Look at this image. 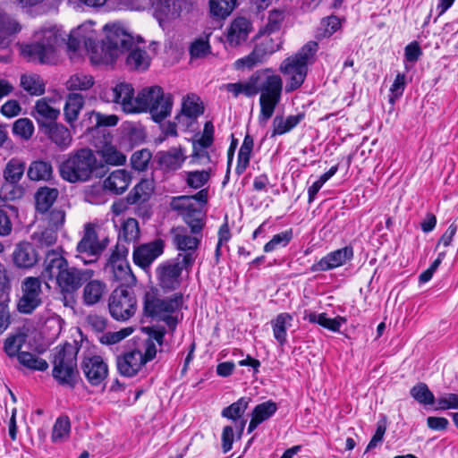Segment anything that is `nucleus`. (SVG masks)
I'll use <instances>...</instances> for the list:
<instances>
[{
    "instance_id": "obj_40",
    "label": "nucleus",
    "mask_w": 458,
    "mask_h": 458,
    "mask_svg": "<svg viewBox=\"0 0 458 458\" xmlns=\"http://www.w3.org/2000/svg\"><path fill=\"white\" fill-rule=\"evenodd\" d=\"M152 192L151 183L148 180H141L128 193L126 203L134 205L148 200Z\"/></svg>"
},
{
    "instance_id": "obj_27",
    "label": "nucleus",
    "mask_w": 458,
    "mask_h": 458,
    "mask_svg": "<svg viewBox=\"0 0 458 458\" xmlns=\"http://www.w3.org/2000/svg\"><path fill=\"white\" fill-rule=\"evenodd\" d=\"M68 266V261L59 252L48 250L44 259L42 276L48 280H56Z\"/></svg>"
},
{
    "instance_id": "obj_22",
    "label": "nucleus",
    "mask_w": 458,
    "mask_h": 458,
    "mask_svg": "<svg viewBox=\"0 0 458 458\" xmlns=\"http://www.w3.org/2000/svg\"><path fill=\"white\" fill-rule=\"evenodd\" d=\"M184 269L182 261L176 259L164 262L157 268V275L163 289L174 290L180 285V276Z\"/></svg>"
},
{
    "instance_id": "obj_55",
    "label": "nucleus",
    "mask_w": 458,
    "mask_h": 458,
    "mask_svg": "<svg viewBox=\"0 0 458 458\" xmlns=\"http://www.w3.org/2000/svg\"><path fill=\"white\" fill-rule=\"evenodd\" d=\"M26 342V335L17 334L8 336L4 344V352L11 358L17 357L21 352L20 350Z\"/></svg>"
},
{
    "instance_id": "obj_19",
    "label": "nucleus",
    "mask_w": 458,
    "mask_h": 458,
    "mask_svg": "<svg viewBox=\"0 0 458 458\" xmlns=\"http://www.w3.org/2000/svg\"><path fill=\"white\" fill-rule=\"evenodd\" d=\"M186 160L184 148L181 146L172 147L168 150L157 151L154 157L156 169L164 173L174 172L180 169Z\"/></svg>"
},
{
    "instance_id": "obj_5",
    "label": "nucleus",
    "mask_w": 458,
    "mask_h": 458,
    "mask_svg": "<svg viewBox=\"0 0 458 458\" xmlns=\"http://www.w3.org/2000/svg\"><path fill=\"white\" fill-rule=\"evenodd\" d=\"M39 41L26 45L21 53L30 62L48 64L55 57V47L64 39L55 28L42 30Z\"/></svg>"
},
{
    "instance_id": "obj_41",
    "label": "nucleus",
    "mask_w": 458,
    "mask_h": 458,
    "mask_svg": "<svg viewBox=\"0 0 458 458\" xmlns=\"http://www.w3.org/2000/svg\"><path fill=\"white\" fill-rule=\"evenodd\" d=\"M303 116H275L270 138L285 134L300 123Z\"/></svg>"
},
{
    "instance_id": "obj_56",
    "label": "nucleus",
    "mask_w": 458,
    "mask_h": 458,
    "mask_svg": "<svg viewBox=\"0 0 458 458\" xmlns=\"http://www.w3.org/2000/svg\"><path fill=\"white\" fill-rule=\"evenodd\" d=\"M94 84L93 77L82 73H76L70 77L66 82L69 90H86Z\"/></svg>"
},
{
    "instance_id": "obj_63",
    "label": "nucleus",
    "mask_w": 458,
    "mask_h": 458,
    "mask_svg": "<svg viewBox=\"0 0 458 458\" xmlns=\"http://www.w3.org/2000/svg\"><path fill=\"white\" fill-rule=\"evenodd\" d=\"M209 178V171H191L187 173L186 183L191 188L199 189L208 182Z\"/></svg>"
},
{
    "instance_id": "obj_23",
    "label": "nucleus",
    "mask_w": 458,
    "mask_h": 458,
    "mask_svg": "<svg viewBox=\"0 0 458 458\" xmlns=\"http://www.w3.org/2000/svg\"><path fill=\"white\" fill-rule=\"evenodd\" d=\"M144 365L141 350L139 347H134L116 357L118 372L123 377H132L136 376Z\"/></svg>"
},
{
    "instance_id": "obj_58",
    "label": "nucleus",
    "mask_w": 458,
    "mask_h": 458,
    "mask_svg": "<svg viewBox=\"0 0 458 458\" xmlns=\"http://www.w3.org/2000/svg\"><path fill=\"white\" fill-rule=\"evenodd\" d=\"M133 331L134 328L132 327H123L116 332L104 333L98 337V340L102 344H115L131 335Z\"/></svg>"
},
{
    "instance_id": "obj_31",
    "label": "nucleus",
    "mask_w": 458,
    "mask_h": 458,
    "mask_svg": "<svg viewBox=\"0 0 458 458\" xmlns=\"http://www.w3.org/2000/svg\"><path fill=\"white\" fill-rule=\"evenodd\" d=\"M58 196L59 191L57 188L39 187L34 194L36 211L40 214H46L52 208Z\"/></svg>"
},
{
    "instance_id": "obj_13",
    "label": "nucleus",
    "mask_w": 458,
    "mask_h": 458,
    "mask_svg": "<svg viewBox=\"0 0 458 458\" xmlns=\"http://www.w3.org/2000/svg\"><path fill=\"white\" fill-rule=\"evenodd\" d=\"M262 37L258 42L253 50L246 56L238 59L235 62V67L237 69L248 68L251 69L254 66L262 64L267 56L276 52L282 44L279 38L275 40L270 37V34H261Z\"/></svg>"
},
{
    "instance_id": "obj_51",
    "label": "nucleus",
    "mask_w": 458,
    "mask_h": 458,
    "mask_svg": "<svg viewBox=\"0 0 458 458\" xmlns=\"http://www.w3.org/2000/svg\"><path fill=\"white\" fill-rule=\"evenodd\" d=\"M277 409V404L274 401L268 400L256 405L251 412V416L262 423L271 418Z\"/></svg>"
},
{
    "instance_id": "obj_64",
    "label": "nucleus",
    "mask_w": 458,
    "mask_h": 458,
    "mask_svg": "<svg viewBox=\"0 0 458 458\" xmlns=\"http://www.w3.org/2000/svg\"><path fill=\"white\" fill-rule=\"evenodd\" d=\"M83 105L84 98L81 94L70 93L66 98L64 114H79Z\"/></svg>"
},
{
    "instance_id": "obj_24",
    "label": "nucleus",
    "mask_w": 458,
    "mask_h": 458,
    "mask_svg": "<svg viewBox=\"0 0 458 458\" xmlns=\"http://www.w3.org/2000/svg\"><path fill=\"white\" fill-rule=\"evenodd\" d=\"M105 249L106 244L99 242L95 226L90 223L86 224L84 234L76 247L77 251L97 259Z\"/></svg>"
},
{
    "instance_id": "obj_32",
    "label": "nucleus",
    "mask_w": 458,
    "mask_h": 458,
    "mask_svg": "<svg viewBox=\"0 0 458 458\" xmlns=\"http://www.w3.org/2000/svg\"><path fill=\"white\" fill-rule=\"evenodd\" d=\"M303 319L312 324H318L332 332H339L343 324L346 323L344 317L337 316L334 318H327V313H317L305 310Z\"/></svg>"
},
{
    "instance_id": "obj_47",
    "label": "nucleus",
    "mask_w": 458,
    "mask_h": 458,
    "mask_svg": "<svg viewBox=\"0 0 458 458\" xmlns=\"http://www.w3.org/2000/svg\"><path fill=\"white\" fill-rule=\"evenodd\" d=\"M98 153L107 165H122L126 162V156L110 144H106Z\"/></svg>"
},
{
    "instance_id": "obj_33",
    "label": "nucleus",
    "mask_w": 458,
    "mask_h": 458,
    "mask_svg": "<svg viewBox=\"0 0 458 458\" xmlns=\"http://www.w3.org/2000/svg\"><path fill=\"white\" fill-rule=\"evenodd\" d=\"M20 30V24L0 8V47H8L11 43L10 37Z\"/></svg>"
},
{
    "instance_id": "obj_26",
    "label": "nucleus",
    "mask_w": 458,
    "mask_h": 458,
    "mask_svg": "<svg viewBox=\"0 0 458 458\" xmlns=\"http://www.w3.org/2000/svg\"><path fill=\"white\" fill-rule=\"evenodd\" d=\"M39 255L35 246L29 242H21L15 245L13 261L17 267L31 268L38 261Z\"/></svg>"
},
{
    "instance_id": "obj_49",
    "label": "nucleus",
    "mask_w": 458,
    "mask_h": 458,
    "mask_svg": "<svg viewBox=\"0 0 458 458\" xmlns=\"http://www.w3.org/2000/svg\"><path fill=\"white\" fill-rule=\"evenodd\" d=\"M341 28V22L338 17L331 15L321 20L318 29L317 38L318 39L330 38Z\"/></svg>"
},
{
    "instance_id": "obj_50",
    "label": "nucleus",
    "mask_w": 458,
    "mask_h": 458,
    "mask_svg": "<svg viewBox=\"0 0 458 458\" xmlns=\"http://www.w3.org/2000/svg\"><path fill=\"white\" fill-rule=\"evenodd\" d=\"M411 397L424 405H431L435 403V396L425 383L415 385L410 391Z\"/></svg>"
},
{
    "instance_id": "obj_52",
    "label": "nucleus",
    "mask_w": 458,
    "mask_h": 458,
    "mask_svg": "<svg viewBox=\"0 0 458 458\" xmlns=\"http://www.w3.org/2000/svg\"><path fill=\"white\" fill-rule=\"evenodd\" d=\"M152 153L148 148L135 151L131 157V165L135 171L144 172L148 168Z\"/></svg>"
},
{
    "instance_id": "obj_59",
    "label": "nucleus",
    "mask_w": 458,
    "mask_h": 458,
    "mask_svg": "<svg viewBox=\"0 0 458 458\" xmlns=\"http://www.w3.org/2000/svg\"><path fill=\"white\" fill-rule=\"evenodd\" d=\"M71 430L70 420L67 416L59 417L53 427L52 430V441L58 442L62 441L64 437L69 436Z\"/></svg>"
},
{
    "instance_id": "obj_48",
    "label": "nucleus",
    "mask_w": 458,
    "mask_h": 458,
    "mask_svg": "<svg viewBox=\"0 0 458 458\" xmlns=\"http://www.w3.org/2000/svg\"><path fill=\"white\" fill-rule=\"evenodd\" d=\"M168 116H151L153 121L157 123L159 126V129L162 132L157 141L161 143L167 137H176L177 133V123L175 121H170L167 119Z\"/></svg>"
},
{
    "instance_id": "obj_14",
    "label": "nucleus",
    "mask_w": 458,
    "mask_h": 458,
    "mask_svg": "<svg viewBox=\"0 0 458 458\" xmlns=\"http://www.w3.org/2000/svg\"><path fill=\"white\" fill-rule=\"evenodd\" d=\"M200 241L201 237L190 235L186 233H179L173 237V243L178 250L175 259L182 262L184 270L187 272L191 271L198 258Z\"/></svg>"
},
{
    "instance_id": "obj_43",
    "label": "nucleus",
    "mask_w": 458,
    "mask_h": 458,
    "mask_svg": "<svg viewBox=\"0 0 458 458\" xmlns=\"http://www.w3.org/2000/svg\"><path fill=\"white\" fill-rule=\"evenodd\" d=\"M130 50L131 52L126 58L127 66L133 70H147L150 64V58L148 53L138 47H132Z\"/></svg>"
},
{
    "instance_id": "obj_11",
    "label": "nucleus",
    "mask_w": 458,
    "mask_h": 458,
    "mask_svg": "<svg viewBox=\"0 0 458 458\" xmlns=\"http://www.w3.org/2000/svg\"><path fill=\"white\" fill-rule=\"evenodd\" d=\"M128 252L127 246L122 243L116 244L106 264V267L112 272L114 279L120 283L119 286L129 287L136 282V277L126 259Z\"/></svg>"
},
{
    "instance_id": "obj_7",
    "label": "nucleus",
    "mask_w": 458,
    "mask_h": 458,
    "mask_svg": "<svg viewBox=\"0 0 458 458\" xmlns=\"http://www.w3.org/2000/svg\"><path fill=\"white\" fill-rule=\"evenodd\" d=\"M92 276L91 269H80L69 266L61 273L55 281L65 307L75 306L78 290Z\"/></svg>"
},
{
    "instance_id": "obj_21",
    "label": "nucleus",
    "mask_w": 458,
    "mask_h": 458,
    "mask_svg": "<svg viewBox=\"0 0 458 458\" xmlns=\"http://www.w3.org/2000/svg\"><path fill=\"white\" fill-rule=\"evenodd\" d=\"M353 258L352 246H345L342 249L329 252L327 255L315 262L310 268L313 273L328 271L344 265Z\"/></svg>"
},
{
    "instance_id": "obj_42",
    "label": "nucleus",
    "mask_w": 458,
    "mask_h": 458,
    "mask_svg": "<svg viewBox=\"0 0 458 458\" xmlns=\"http://www.w3.org/2000/svg\"><path fill=\"white\" fill-rule=\"evenodd\" d=\"M140 237L139 223L135 218H128L123 222L119 232L116 244H126L135 242Z\"/></svg>"
},
{
    "instance_id": "obj_20",
    "label": "nucleus",
    "mask_w": 458,
    "mask_h": 458,
    "mask_svg": "<svg viewBox=\"0 0 458 458\" xmlns=\"http://www.w3.org/2000/svg\"><path fill=\"white\" fill-rule=\"evenodd\" d=\"M165 242L158 238L134 248L132 259L135 265L146 269L164 252Z\"/></svg>"
},
{
    "instance_id": "obj_34",
    "label": "nucleus",
    "mask_w": 458,
    "mask_h": 458,
    "mask_svg": "<svg viewBox=\"0 0 458 458\" xmlns=\"http://www.w3.org/2000/svg\"><path fill=\"white\" fill-rule=\"evenodd\" d=\"M113 91L114 101L122 104L124 112L135 113L134 89L131 84L120 83L115 86Z\"/></svg>"
},
{
    "instance_id": "obj_39",
    "label": "nucleus",
    "mask_w": 458,
    "mask_h": 458,
    "mask_svg": "<svg viewBox=\"0 0 458 458\" xmlns=\"http://www.w3.org/2000/svg\"><path fill=\"white\" fill-rule=\"evenodd\" d=\"M254 147V140L252 136L246 134L242 144L239 149L237 157V165L235 167V173L238 175L242 174L250 165L251 153Z\"/></svg>"
},
{
    "instance_id": "obj_16",
    "label": "nucleus",
    "mask_w": 458,
    "mask_h": 458,
    "mask_svg": "<svg viewBox=\"0 0 458 458\" xmlns=\"http://www.w3.org/2000/svg\"><path fill=\"white\" fill-rule=\"evenodd\" d=\"M57 116H39L38 123L40 131L60 149H65L72 144V137L69 129L56 122Z\"/></svg>"
},
{
    "instance_id": "obj_46",
    "label": "nucleus",
    "mask_w": 458,
    "mask_h": 458,
    "mask_svg": "<svg viewBox=\"0 0 458 458\" xmlns=\"http://www.w3.org/2000/svg\"><path fill=\"white\" fill-rule=\"evenodd\" d=\"M237 0H209V9L212 16L225 19L231 14Z\"/></svg>"
},
{
    "instance_id": "obj_54",
    "label": "nucleus",
    "mask_w": 458,
    "mask_h": 458,
    "mask_svg": "<svg viewBox=\"0 0 458 458\" xmlns=\"http://www.w3.org/2000/svg\"><path fill=\"white\" fill-rule=\"evenodd\" d=\"M250 398L241 397L235 403L225 407L222 411V416L233 420L241 418L248 408Z\"/></svg>"
},
{
    "instance_id": "obj_15",
    "label": "nucleus",
    "mask_w": 458,
    "mask_h": 458,
    "mask_svg": "<svg viewBox=\"0 0 458 458\" xmlns=\"http://www.w3.org/2000/svg\"><path fill=\"white\" fill-rule=\"evenodd\" d=\"M22 295L19 299L17 310L22 314H31L42 304L41 281L38 277H26L21 284Z\"/></svg>"
},
{
    "instance_id": "obj_53",
    "label": "nucleus",
    "mask_w": 458,
    "mask_h": 458,
    "mask_svg": "<svg viewBox=\"0 0 458 458\" xmlns=\"http://www.w3.org/2000/svg\"><path fill=\"white\" fill-rule=\"evenodd\" d=\"M285 13L281 10H272L269 12L266 26L259 30V34H271L280 30L282 23L284 21Z\"/></svg>"
},
{
    "instance_id": "obj_18",
    "label": "nucleus",
    "mask_w": 458,
    "mask_h": 458,
    "mask_svg": "<svg viewBox=\"0 0 458 458\" xmlns=\"http://www.w3.org/2000/svg\"><path fill=\"white\" fill-rule=\"evenodd\" d=\"M81 368L92 386H100L108 375V366L99 355L84 358L81 363Z\"/></svg>"
},
{
    "instance_id": "obj_2",
    "label": "nucleus",
    "mask_w": 458,
    "mask_h": 458,
    "mask_svg": "<svg viewBox=\"0 0 458 458\" xmlns=\"http://www.w3.org/2000/svg\"><path fill=\"white\" fill-rule=\"evenodd\" d=\"M318 45L316 41H309L297 53L285 58L280 64L279 71L283 74L286 93H291L303 84L309 70L316 61Z\"/></svg>"
},
{
    "instance_id": "obj_35",
    "label": "nucleus",
    "mask_w": 458,
    "mask_h": 458,
    "mask_svg": "<svg viewBox=\"0 0 458 458\" xmlns=\"http://www.w3.org/2000/svg\"><path fill=\"white\" fill-rule=\"evenodd\" d=\"M258 81L259 74L257 71L247 81L235 83H228L225 85V89L234 97H238L240 95L252 97L259 93Z\"/></svg>"
},
{
    "instance_id": "obj_61",
    "label": "nucleus",
    "mask_w": 458,
    "mask_h": 458,
    "mask_svg": "<svg viewBox=\"0 0 458 458\" xmlns=\"http://www.w3.org/2000/svg\"><path fill=\"white\" fill-rule=\"evenodd\" d=\"M34 132L33 123L26 118L17 120L13 126V133L21 140H30Z\"/></svg>"
},
{
    "instance_id": "obj_25",
    "label": "nucleus",
    "mask_w": 458,
    "mask_h": 458,
    "mask_svg": "<svg viewBox=\"0 0 458 458\" xmlns=\"http://www.w3.org/2000/svg\"><path fill=\"white\" fill-rule=\"evenodd\" d=\"M174 209L182 211L183 220L190 226L191 233H201L205 217L201 207H196L194 203H180L174 206Z\"/></svg>"
},
{
    "instance_id": "obj_36",
    "label": "nucleus",
    "mask_w": 458,
    "mask_h": 458,
    "mask_svg": "<svg viewBox=\"0 0 458 458\" xmlns=\"http://www.w3.org/2000/svg\"><path fill=\"white\" fill-rule=\"evenodd\" d=\"M83 288L82 300L87 306L98 303L106 292V284L99 280H89Z\"/></svg>"
},
{
    "instance_id": "obj_17",
    "label": "nucleus",
    "mask_w": 458,
    "mask_h": 458,
    "mask_svg": "<svg viewBox=\"0 0 458 458\" xmlns=\"http://www.w3.org/2000/svg\"><path fill=\"white\" fill-rule=\"evenodd\" d=\"M24 172V162L17 158H12L7 162L3 173L4 178L6 182V183L3 186V190L12 188L8 196L10 199H15L21 197L22 189L21 187L18 186V183L22 178Z\"/></svg>"
},
{
    "instance_id": "obj_30",
    "label": "nucleus",
    "mask_w": 458,
    "mask_h": 458,
    "mask_svg": "<svg viewBox=\"0 0 458 458\" xmlns=\"http://www.w3.org/2000/svg\"><path fill=\"white\" fill-rule=\"evenodd\" d=\"M131 176L125 169L113 171L103 182L105 190L119 195L123 193L131 182Z\"/></svg>"
},
{
    "instance_id": "obj_62",
    "label": "nucleus",
    "mask_w": 458,
    "mask_h": 458,
    "mask_svg": "<svg viewBox=\"0 0 458 458\" xmlns=\"http://www.w3.org/2000/svg\"><path fill=\"white\" fill-rule=\"evenodd\" d=\"M33 240L39 245V247H50L56 242L57 231L55 228L47 227L40 232H35L32 234Z\"/></svg>"
},
{
    "instance_id": "obj_12",
    "label": "nucleus",
    "mask_w": 458,
    "mask_h": 458,
    "mask_svg": "<svg viewBox=\"0 0 458 458\" xmlns=\"http://www.w3.org/2000/svg\"><path fill=\"white\" fill-rule=\"evenodd\" d=\"M183 303L182 293H176L166 299H159L147 293L144 297L143 314L148 318H160L166 313H174Z\"/></svg>"
},
{
    "instance_id": "obj_4",
    "label": "nucleus",
    "mask_w": 458,
    "mask_h": 458,
    "mask_svg": "<svg viewBox=\"0 0 458 458\" xmlns=\"http://www.w3.org/2000/svg\"><path fill=\"white\" fill-rule=\"evenodd\" d=\"M258 74L261 114H273L276 105L281 99L283 90L282 78L277 74H274L271 69L259 70Z\"/></svg>"
},
{
    "instance_id": "obj_38",
    "label": "nucleus",
    "mask_w": 458,
    "mask_h": 458,
    "mask_svg": "<svg viewBox=\"0 0 458 458\" xmlns=\"http://www.w3.org/2000/svg\"><path fill=\"white\" fill-rule=\"evenodd\" d=\"M293 319L291 314L283 312L271 320L274 337L281 346L287 342V329L292 326Z\"/></svg>"
},
{
    "instance_id": "obj_44",
    "label": "nucleus",
    "mask_w": 458,
    "mask_h": 458,
    "mask_svg": "<svg viewBox=\"0 0 458 458\" xmlns=\"http://www.w3.org/2000/svg\"><path fill=\"white\" fill-rule=\"evenodd\" d=\"M204 112V104L198 95L189 93L183 97L179 114H203Z\"/></svg>"
},
{
    "instance_id": "obj_60",
    "label": "nucleus",
    "mask_w": 458,
    "mask_h": 458,
    "mask_svg": "<svg viewBox=\"0 0 458 458\" xmlns=\"http://www.w3.org/2000/svg\"><path fill=\"white\" fill-rule=\"evenodd\" d=\"M21 87L31 95H41L45 87L37 75H22L21 77Z\"/></svg>"
},
{
    "instance_id": "obj_29",
    "label": "nucleus",
    "mask_w": 458,
    "mask_h": 458,
    "mask_svg": "<svg viewBox=\"0 0 458 458\" xmlns=\"http://www.w3.org/2000/svg\"><path fill=\"white\" fill-rule=\"evenodd\" d=\"M147 133L140 125L125 123L122 127L121 145L131 150L134 147L143 144L146 141Z\"/></svg>"
},
{
    "instance_id": "obj_8",
    "label": "nucleus",
    "mask_w": 458,
    "mask_h": 458,
    "mask_svg": "<svg viewBox=\"0 0 458 458\" xmlns=\"http://www.w3.org/2000/svg\"><path fill=\"white\" fill-rule=\"evenodd\" d=\"M138 305L133 289L125 286L116 287L108 298L110 316L117 321H127L136 313Z\"/></svg>"
},
{
    "instance_id": "obj_6",
    "label": "nucleus",
    "mask_w": 458,
    "mask_h": 458,
    "mask_svg": "<svg viewBox=\"0 0 458 458\" xmlns=\"http://www.w3.org/2000/svg\"><path fill=\"white\" fill-rule=\"evenodd\" d=\"M135 113L149 112L150 114H171L173 96L165 94L160 86H152L141 89L134 99Z\"/></svg>"
},
{
    "instance_id": "obj_9",
    "label": "nucleus",
    "mask_w": 458,
    "mask_h": 458,
    "mask_svg": "<svg viewBox=\"0 0 458 458\" xmlns=\"http://www.w3.org/2000/svg\"><path fill=\"white\" fill-rule=\"evenodd\" d=\"M154 16L160 26L191 13L197 7V0H153Z\"/></svg>"
},
{
    "instance_id": "obj_3",
    "label": "nucleus",
    "mask_w": 458,
    "mask_h": 458,
    "mask_svg": "<svg viewBox=\"0 0 458 458\" xmlns=\"http://www.w3.org/2000/svg\"><path fill=\"white\" fill-rule=\"evenodd\" d=\"M80 347L76 344L65 343L57 345L52 353V376L61 386H67L73 389L79 378L77 368V355Z\"/></svg>"
},
{
    "instance_id": "obj_45",
    "label": "nucleus",
    "mask_w": 458,
    "mask_h": 458,
    "mask_svg": "<svg viewBox=\"0 0 458 458\" xmlns=\"http://www.w3.org/2000/svg\"><path fill=\"white\" fill-rule=\"evenodd\" d=\"M19 362L31 370L46 371L48 363L46 360L29 352H21L18 354Z\"/></svg>"
},
{
    "instance_id": "obj_28",
    "label": "nucleus",
    "mask_w": 458,
    "mask_h": 458,
    "mask_svg": "<svg viewBox=\"0 0 458 458\" xmlns=\"http://www.w3.org/2000/svg\"><path fill=\"white\" fill-rule=\"evenodd\" d=\"M251 22L244 17L235 18L227 29L226 39L231 46L236 47L246 41L251 31Z\"/></svg>"
},
{
    "instance_id": "obj_1",
    "label": "nucleus",
    "mask_w": 458,
    "mask_h": 458,
    "mask_svg": "<svg viewBox=\"0 0 458 458\" xmlns=\"http://www.w3.org/2000/svg\"><path fill=\"white\" fill-rule=\"evenodd\" d=\"M60 177L70 183L86 182L93 177L101 178L106 166L98 161L92 149L81 148L64 155L58 165Z\"/></svg>"
},
{
    "instance_id": "obj_37",
    "label": "nucleus",
    "mask_w": 458,
    "mask_h": 458,
    "mask_svg": "<svg viewBox=\"0 0 458 458\" xmlns=\"http://www.w3.org/2000/svg\"><path fill=\"white\" fill-rule=\"evenodd\" d=\"M27 176L34 182H49L53 179V166L48 161H32L27 170Z\"/></svg>"
},
{
    "instance_id": "obj_57",
    "label": "nucleus",
    "mask_w": 458,
    "mask_h": 458,
    "mask_svg": "<svg viewBox=\"0 0 458 458\" xmlns=\"http://www.w3.org/2000/svg\"><path fill=\"white\" fill-rule=\"evenodd\" d=\"M293 237V230L289 229L275 234L273 238L265 244L264 251L271 252L280 247H286Z\"/></svg>"
},
{
    "instance_id": "obj_10",
    "label": "nucleus",
    "mask_w": 458,
    "mask_h": 458,
    "mask_svg": "<svg viewBox=\"0 0 458 458\" xmlns=\"http://www.w3.org/2000/svg\"><path fill=\"white\" fill-rule=\"evenodd\" d=\"M106 40L103 42V50L109 55L111 61H114L120 54L129 51L134 46L132 36L127 33L121 26L106 24Z\"/></svg>"
}]
</instances>
